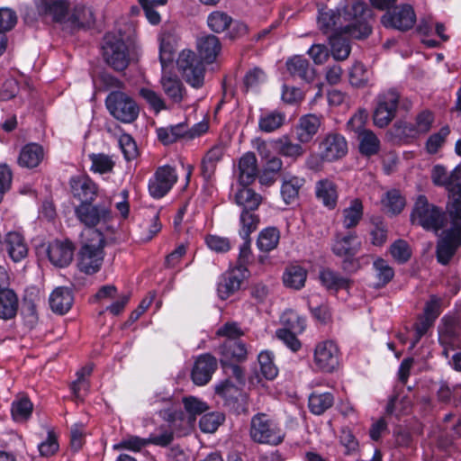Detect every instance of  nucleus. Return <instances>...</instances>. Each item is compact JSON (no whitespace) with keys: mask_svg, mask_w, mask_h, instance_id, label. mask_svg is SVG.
I'll return each mask as SVG.
<instances>
[{"mask_svg":"<svg viewBox=\"0 0 461 461\" xmlns=\"http://www.w3.org/2000/svg\"><path fill=\"white\" fill-rule=\"evenodd\" d=\"M280 239V234L276 228H267L263 230L258 238V247L261 251H271L276 248Z\"/></svg>","mask_w":461,"mask_h":461,"instance_id":"48","label":"nucleus"},{"mask_svg":"<svg viewBox=\"0 0 461 461\" xmlns=\"http://www.w3.org/2000/svg\"><path fill=\"white\" fill-rule=\"evenodd\" d=\"M87 235L89 239L83 243L77 253V267L82 273L94 275L103 265L105 240L104 234L97 230H89Z\"/></svg>","mask_w":461,"mask_h":461,"instance_id":"3","label":"nucleus"},{"mask_svg":"<svg viewBox=\"0 0 461 461\" xmlns=\"http://www.w3.org/2000/svg\"><path fill=\"white\" fill-rule=\"evenodd\" d=\"M358 148L362 155L370 157L376 154L380 149V140L370 130L361 131L357 135Z\"/></svg>","mask_w":461,"mask_h":461,"instance_id":"38","label":"nucleus"},{"mask_svg":"<svg viewBox=\"0 0 461 461\" xmlns=\"http://www.w3.org/2000/svg\"><path fill=\"white\" fill-rule=\"evenodd\" d=\"M248 270L244 266L235 268L221 276L217 285V294L221 300H226L240 290L241 283L247 277Z\"/></svg>","mask_w":461,"mask_h":461,"instance_id":"15","label":"nucleus"},{"mask_svg":"<svg viewBox=\"0 0 461 461\" xmlns=\"http://www.w3.org/2000/svg\"><path fill=\"white\" fill-rule=\"evenodd\" d=\"M262 375L268 379L273 380L278 374V369L274 363V355L271 351H261L258 357Z\"/></svg>","mask_w":461,"mask_h":461,"instance_id":"49","label":"nucleus"},{"mask_svg":"<svg viewBox=\"0 0 461 461\" xmlns=\"http://www.w3.org/2000/svg\"><path fill=\"white\" fill-rule=\"evenodd\" d=\"M364 207L362 202L356 198L350 201L348 206L342 211V223L346 229L356 227L363 217Z\"/></svg>","mask_w":461,"mask_h":461,"instance_id":"35","label":"nucleus"},{"mask_svg":"<svg viewBox=\"0 0 461 461\" xmlns=\"http://www.w3.org/2000/svg\"><path fill=\"white\" fill-rule=\"evenodd\" d=\"M334 402V397L330 393L314 392L309 396L308 406L315 415H321L330 409Z\"/></svg>","mask_w":461,"mask_h":461,"instance_id":"37","label":"nucleus"},{"mask_svg":"<svg viewBox=\"0 0 461 461\" xmlns=\"http://www.w3.org/2000/svg\"><path fill=\"white\" fill-rule=\"evenodd\" d=\"M105 104L109 113L124 123H131L139 116L140 108L136 102L122 91L111 92L106 97Z\"/></svg>","mask_w":461,"mask_h":461,"instance_id":"6","label":"nucleus"},{"mask_svg":"<svg viewBox=\"0 0 461 461\" xmlns=\"http://www.w3.org/2000/svg\"><path fill=\"white\" fill-rule=\"evenodd\" d=\"M390 253L395 261L402 264L411 258V249L405 240H397L390 246Z\"/></svg>","mask_w":461,"mask_h":461,"instance_id":"54","label":"nucleus"},{"mask_svg":"<svg viewBox=\"0 0 461 461\" xmlns=\"http://www.w3.org/2000/svg\"><path fill=\"white\" fill-rule=\"evenodd\" d=\"M160 85L164 94L172 104H179L185 99V87L176 76L163 75L160 78Z\"/></svg>","mask_w":461,"mask_h":461,"instance_id":"23","label":"nucleus"},{"mask_svg":"<svg viewBox=\"0 0 461 461\" xmlns=\"http://www.w3.org/2000/svg\"><path fill=\"white\" fill-rule=\"evenodd\" d=\"M18 308V299L14 291L0 293V318L12 319L15 316Z\"/></svg>","mask_w":461,"mask_h":461,"instance_id":"44","label":"nucleus"},{"mask_svg":"<svg viewBox=\"0 0 461 461\" xmlns=\"http://www.w3.org/2000/svg\"><path fill=\"white\" fill-rule=\"evenodd\" d=\"M266 74L262 69L254 68L246 73L244 86L247 90H255L266 81Z\"/></svg>","mask_w":461,"mask_h":461,"instance_id":"60","label":"nucleus"},{"mask_svg":"<svg viewBox=\"0 0 461 461\" xmlns=\"http://www.w3.org/2000/svg\"><path fill=\"white\" fill-rule=\"evenodd\" d=\"M186 132V124L184 122L167 127H162L157 130L158 140L165 145L176 142L181 138H185Z\"/></svg>","mask_w":461,"mask_h":461,"instance_id":"42","label":"nucleus"},{"mask_svg":"<svg viewBox=\"0 0 461 461\" xmlns=\"http://www.w3.org/2000/svg\"><path fill=\"white\" fill-rule=\"evenodd\" d=\"M411 221L426 230H438L442 227V211L429 203L424 195H420L411 212Z\"/></svg>","mask_w":461,"mask_h":461,"instance_id":"8","label":"nucleus"},{"mask_svg":"<svg viewBox=\"0 0 461 461\" xmlns=\"http://www.w3.org/2000/svg\"><path fill=\"white\" fill-rule=\"evenodd\" d=\"M399 93L388 90L378 95L373 120L375 126L386 127L394 118L399 104Z\"/></svg>","mask_w":461,"mask_h":461,"instance_id":"9","label":"nucleus"},{"mask_svg":"<svg viewBox=\"0 0 461 461\" xmlns=\"http://www.w3.org/2000/svg\"><path fill=\"white\" fill-rule=\"evenodd\" d=\"M4 249L14 262H20L28 255V246L23 236L17 231H9L4 239Z\"/></svg>","mask_w":461,"mask_h":461,"instance_id":"22","label":"nucleus"},{"mask_svg":"<svg viewBox=\"0 0 461 461\" xmlns=\"http://www.w3.org/2000/svg\"><path fill=\"white\" fill-rule=\"evenodd\" d=\"M197 49L202 59L212 63L221 52V44L218 37L209 34L198 39Z\"/></svg>","mask_w":461,"mask_h":461,"instance_id":"28","label":"nucleus"},{"mask_svg":"<svg viewBox=\"0 0 461 461\" xmlns=\"http://www.w3.org/2000/svg\"><path fill=\"white\" fill-rule=\"evenodd\" d=\"M416 14L410 5L396 6L393 11H387L381 18L382 24L402 32L408 31L414 25Z\"/></svg>","mask_w":461,"mask_h":461,"instance_id":"12","label":"nucleus"},{"mask_svg":"<svg viewBox=\"0 0 461 461\" xmlns=\"http://www.w3.org/2000/svg\"><path fill=\"white\" fill-rule=\"evenodd\" d=\"M250 437L258 443L278 445L285 438L279 425L264 413H258L251 419Z\"/></svg>","mask_w":461,"mask_h":461,"instance_id":"5","label":"nucleus"},{"mask_svg":"<svg viewBox=\"0 0 461 461\" xmlns=\"http://www.w3.org/2000/svg\"><path fill=\"white\" fill-rule=\"evenodd\" d=\"M279 153L285 157L297 158L304 153V149L300 143H294L287 138L280 139L279 141Z\"/></svg>","mask_w":461,"mask_h":461,"instance_id":"58","label":"nucleus"},{"mask_svg":"<svg viewBox=\"0 0 461 461\" xmlns=\"http://www.w3.org/2000/svg\"><path fill=\"white\" fill-rule=\"evenodd\" d=\"M70 187L75 197L81 203L93 202L96 196V185L88 176H76L70 180Z\"/></svg>","mask_w":461,"mask_h":461,"instance_id":"24","label":"nucleus"},{"mask_svg":"<svg viewBox=\"0 0 461 461\" xmlns=\"http://www.w3.org/2000/svg\"><path fill=\"white\" fill-rule=\"evenodd\" d=\"M307 277V271L300 266H290L283 276L285 286L299 290L304 286Z\"/></svg>","mask_w":461,"mask_h":461,"instance_id":"39","label":"nucleus"},{"mask_svg":"<svg viewBox=\"0 0 461 461\" xmlns=\"http://www.w3.org/2000/svg\"><path fill=\"white\" fill-rule=\"evenodd\" d=\"M221 365L247 359V346L239 339H226L219 348Z\"/></svg>","mask_w":461,"mask_h":461,"instance_id":"20","label":"nucleus"},{"mask_svg":"<svg viewBox=\"0 0 461 461\" xmlns=\"http://www.w3.org/2000/svg\"><path fill=\"white\" fill-rule=\"evenodd\" d=\"M254 211H242L240 217V235L242 239H247L254 232L258 226L259 218L253 212Z\"/></svg>","mask_w":461,"mask_h":461,"instance_id":"50","label":"nucleus"},{"mask_svg":"<svg viewBox=\"0 0 461 461\" xmlns=\"http://www.w3.org/2000/svg\"><path fill=\"white\" fill-rule=\"evenodd\" d=\"M44 158L43 148L37 143H29L23 147L18 157V164L26 168H34Z\"/></svg>","mask_w":461,"mask_h":461,"instance_id":"29","label":"nucleus"},{"mask_svg":"<svg viewBox=\"0 0 461 461\" xmlns=\"http://www.w3.org/2000/svg\"><path fill=\"white\" fill-rule=\"evenodd\" d=\"M438 341L444 348L442 354L447 358L450 350L461 348V335L456 324L452 321H444L439 327Z\"/></svg>","mask_w":461,"mask_h":461,"instance_id":"18","label":"nucleus"},{"mask_svg":"<svg viewBox=\"0 0 461 461\" xmlns=\"http://www.w3.org/2000/svg\"><path fill=\"white\" fill-rule=\"evenodd\" d=\"M339 350L332 340L318 343L314 349L313 361L317 368L330 373L339 366Z\"/></svg>","mask_w":461,"mask_h":461,"instance_id":"13","label":"nucleus"},{"mask_svg":"<svg viewBox=\"0 0 461 461\" xmlns=\"http://www.w3.org/2000/svg\"><path fill=\"white\" fill-rule=\"evenodd\" d=\"M217 367V360L210 354L201 355L192 370V379L197 385L206 384Z\"/></svg>","mask_w":461,"mask_h":461,"instance_id":"19","label":"nucleus"},{"mask_svg":"<svg viewBox=\"0 0 461 461\" xmlns=\"http://www.w3.org/2000/svg\"><path fill=\"white\" fill-rule=\"evenodd\" d=\"M118 142L126 160H131L137 157V146L131 135L122 134Z\"/></svg>","mask_w":461,"mask_h":461,"instance_id":"64","label":"nucleus"},{"mask_svg":"<svg viewBox=\"0 0 461 461\" xmlns=\"http://www.w3.org/2000/svg\"><path fill=\"white\" fill-rule=\"evenodd\" d=\"M89 159L91 161L90 169L95 173H109L114 167V161L113 158L103 153H92L89 155Z\"/></svg>","mask_w":461,"mask_h":461,"instance_id":"52","label":"nucleus"},{"mask_svg":"<svg viewBox=\"0 0 461 461\" xmlns=\"http://www.w3.org/2000/svg\"><path fill=\"white\" fill-rule=\"evenodd\" d=\"M320 279L321 284L330 290H339L343 288H348L349 285V279L344 276H341L338 273L332 271L329 268H324L320 272Z\"/></svg>","mask_w":461,"mask_h":461,"instance_id":"43","label":"nucleus"},{"mask_svg":"<svg viewBox=\"0 0 461 461\" xmlns=\"http://www.w3.org/2000/svg\"><path fill=\"white\" fill-rule=\"evenodd\" d=\"M285 121V113L273 111L262 113L258 119V128L261 131L270 133L279 129Z\"/></svg>","mask_w":461,"mask_h":461,"instance_id":"40","label":"nucleus"},{"mask_svg":"<svg viewBox=\"0 0 461 461\" xmlns=\"http://www.w3.org/2000/svg\"><path fill=\"white\" fill-rule=\"evenodd\" d=\"M34 4L40 15L50 16L66 27L71 8L68 0H34Z\"/></svg>","mask_w":461,"mask_h":461,"instance_id":"16","label":"nucleus"},{"mask_svg":"<svg viewBox=\"0 0 461 461\" xmlns=\"http://www.w3.org/2000/svg\"><path fill=\"white\" fill-rule=\"evenodd\" d=\"M433 114L429 111L420 113L415 120L416 131H411L410 135H420L427 133L433 123Z\"/></svg>","mask_w":461,"mask_h":461,"instance_id":"61","label":"nucleus"},{"mask_svg":"<svg viewBox=\"0 0 461 461\" xmlns=\"http://www.w3.org/2000/svg\"><path fill=\"white\" fill-rule=\"evenodd\" d=\"M95 23L94 12L91 7L81 4L71 6L66 28L71 31L90 27Z\"/></svg>","mask_w":461,"mask_h":461,"instance_id":"21","label":"nucleus"},{"mask_svg":"<svg viewBox=\"0 0 461 461\" xmlns=\"http://www.w3.org/2000/svg\"><path fill=\"white\" fill-rule=\"evenodd\" d=\"M348 153V142L344 136L336 132H330L320 140L318 155L324 162L337 161Z\"/></svg>","mask_w":461,"mask_h":461,"instance_id":"10","label":"nucleus"},{"mask_svg":"<svg viewBox=\"0 0 461 461\" xmlns=\"http://www.w3.org/2000/svg\"><path fill=\"white\" fill-rule=\"evenodd\" d=\"M74 302L73 294L68 288L58 287L50 295V306L59 314H65L69 311Z\"/></svg>","mask_w":461,"mask_h":461,"instance_id":"31","label":"nucleus"},{"mask_svg":"<svg viewBox=\"0 0 461 461\" xmlns=\"http://www.w3.org/2000/svg\"><path fill=\"white\" fill-rule=\"evenodd\" d=\"M140 95L150 105V107L156 113L167 109L164 99L154 90L146 87L140 88Z\"/></svg>","mask_w":461,"mask_h":461,"instance_id":"57","label":"nucleus"},{"mask_svg":"<svg viewBox=\"0 0 461 461\" xmlns=\"http://www.w3.org/2000/svg\"><path fill=\"white\" fill-rule=\"evenodd\" d=\"M434 185L447 191L446 213L449 227L444 230L437 244V258L442 265L449 263L461 246V165L448 172L445 167L436 165L431 172Z\"/></svg>","mask_w":461,"mask_h":461,"instance_id":"1","label":"nucleus"},{"mask_svg":"<svg viewBox=\"0 0 461 461\" xmlns=\"http://www.w3.org/2000/svg\"><path fill=\"white\" fill-rule=\"evenodd\" d=\"M225 145L218 143L214 145L202 160V173L205 178H210L214 173L217 163L222 158L225 152Z\"/></svg>","mask_w":461,"mask_h":461,"instance_id":"33","label":"nucleus"},{"mask_svg":"<svg viewBox=\"0 0 461 461\" xmlns=\"http://www.w3.org/2000/svg\"><path fill=\"white\" fill-rule=\"evenodd\" d=\"M316 198L327 208L334 209L338 202V188L336 184L329 179L324 178L315 184Z\"/></svg>","mask_w":461,"mask_h":461,"instance_id":"27","label":"nucleus"},{"mask_svg":"<svg viewBox=\"0 0 461 461\" xmlns=\"http://www.w3.org/2000/svg\"><path fill=\"white\" fill-rule=\"evenodd\" d=\"M332 251L339 257H352L357 252V236L348 233L343 237H337L332 246Z\"/></svg>","mask_w":461,"mask_h":461,"instance_id":"36","label":"nucleus"},{"mask_svg":"<svg viewBox=\"0 0 461 461\" xmlns=\"http://www.w3.org/2000/svg\"><path fill=\"white\" fill-rule=\"evenodd\" d=\"M176 169L165 165L157 168L149 180L148 189L149 194L156 199L164 197L177 181Z\"/></svg>","mask_w":461,"mask_h":461,"instance_id":"11","label":"nucleus"},{"mask_svg":"<svg viewBox=\"0 0 461 461\" xmlns=\"http://www.w3.org/2000/svg\"><path fill=\"white\" fill-rule=\"evenodd\" d=\"M183 402L185 410L189 414V419L192 420H194L197 415H201L208 410V406L205 402L193 396L184 398Z\"/></svg>","mask_w":461,"mask_h":461,"instance_id":"59","label":"nucleus"},{"mask_svg":"<svg viewBox=\"0 0 461 461\" xmlns=\"http://www.w3.org/2000/svg\"><path fill=\"white\" fill-rule=\"evenodd\" d=\"M280 321L285 326L284 329H288L297 333L303 332L306 327L305 318L291 309L285 310L282 313Z\"/></svg>","mask_w":461,"mask_h":461,"instance_id":"45","label":"nucleus"},{"mask_svg":"<svg viewBox=\"0 0 461 461\" xmlns=\"http://www.w3.org/2000/svg\"><path fill=\"white\" fill-rule=\"evenodd\" d=\"M330 43L332 57L336 60H344L349 56L351 48L348 41L342 37V34L330 36Z\"/></svg>","mask_w":461,"mask_h":461,"instance_id":"47","label":"nucleus"},{"mask_svg":"<svg viewBox=\"0 0 461 461\" xmlns=\"http://www.w3.org/2000/svg\"><path fill=\"white\" fill-rule=\"evenodd\" d=\"M102 50L104 61L114 70L123 71L128 67L130 53L121 33H106Z\"/></svg>","mask_w":461,"mask_h":461,"instance_id":"4","label":"nucleus"},{"mask_svg":"<svg viewBox=\"0 0 461 461\" xmlns=\"http://www.w3.org/2000/svg\"><path fill=\"white\" fill-rule=\"evenodd\" d=\"M321 125V118L315 114H306L300 118L296 126V136L301 143L310 142Z\"/></svg>","mask_w":461,"mask_h":461,"instance_id":"25","label":"nucleus"},{"mask_svg":"<svg viewBox=\"0 0 461 461\" xmlns=\"http://www.w3.org/2000/svg\"><path fill=\"white\" fill-rule=\"evenodd\" d=\"M373 12L363 2L357 1L347 5L338 14L332 10L321 12L318 25L324 33L346 34L354 39L366 38L372 32L370 21Z\"/></svg>","mask_w":461,"mask_h":461,"instance_id":"2","label":"nucleus"},{"mask_svg":"<svg viewBox=\"0 0 461 461\" xmlns=\"http://www.w3.org/2000/svg\"><path fill=\"white\" fill-rule=\"evenodd\" d=\"M305 180L302 177L288 176L283 180L281 195L286 204L294 203L299 197L300 189Z\"/></svg>","mask_w":461,"mask_h":461,"instance_id":"34","label":"nucleus"},{"mask_svg":"<svg viewBox=\"0 0 461 461\" xmlns=\"http://www.w3.org/2000/svg\"><path fill=\"white\" fill-rule=\"evenodd\" d=\"M243 185L234 194V202L243 208V211H255L261 203V196L250 188Z\"/></svg>","mask_w":461,"mask_h":461,"instance_id":"32","label":"nucleus"},{"mask_svg":"<svg viewBox=\"0 0 461 461\" xmlns=\"http://www.w3.org/2000/svg\"><path fill=\"white\" fill-rule=\"evenodd\" d=\"M448 126L442 127L438 132L432 134L427 140L426 149L429 153L435 154L443 145L445 139L449 134Z\"/></svg>","mask_w":461,"mask_h":461,"instance_id":"63","label":"nucleus"},{"mask_svg":"<svg viewBox=\"0 0 461 461\" xmlns=\"http://www.w3.org/2000/svg\"><path fill=\"white\" fill-rule=\"evenodd\" d=\"M373 268L375 273L378 286H384L388 284L394 276V271L392 267L384 259L376 258L373 263Z\"/></svg>","mask_w":461,"mask_h":461,"instance_id":"51","label":"nucleus"},{"mask_svg":"<svg viewBox=\"0 0 461 461\" xmlns=\"http://www.w3.org/2000/svg\"><path fill=\"white\" fill-rule=\"evenodd\" d=\"M149 445L147 438H142L138 436H127L120 442L113 445V449L121 450L127 449L133 452H139L142 447Z\"/></svg>","mask_w":461,"mask_h":461,"instance_id":"55","label":"nucleus"},{"mask_svg":"<svg viewBox=\"0 0 461 461\" xmlns=\"http://www.w3.org/2000/svg\"><path fill=\"white\" fill-rule=\"evenodd\" d=\"M384 203L387 211L392 214H397L401 212L405 204L404 199L395 190L389 191L386 194V197L384 199Z\"/></svg>","mask_w":461,"mask_h":461,"instance_id":"62","label":"nucleus"},{"mask_svg":"<svg viewBox=\"0 0 461 461\" xmlns=\"http://www.w3.org/2000/svg\"><path fill=\"white\" fill-rule=\"evenodd\" d=\"M224 415L221 412H210L204 414L199 422L200 429L203 432L212 433L223 422Z\"/></svg>","mask_w":461,"mask_h":461,"instance_id":"56","label":"nucleus"},{"mask_svg":"<svg viewBox=\"0 0 461 461\" xmlns=\"http://www.w3.org/2000/svg\"><path fill=\"white\" fill-rule=\"evenodd\" d=\"M257 175V158L254 153L247 152L239 161V181L242 185H249L255 180Z\"/></svg>","mask_w":461,"mask_h":461,"instance_id":"30","label":"nucleus"},{"mask_svg":"<svg viewBox=\"0 0 461 461\" xmlns=\"http://www.w3.org/2000/svg\"><path fill=\"white\" fill-rule=\"evenodd\" d=\"M285 65L288 72L294 77H299L308 83L315 77V69L303 56L296 55L288 59Z\"/></svg>","mask_w":461,"mask_h":461,"instance_id":"26","label":"nucleus"},{"mask_svg":"<svg viewBox=\"0 0 461 461\" xmlns=\"http://www.w3.org/2000/svg\"><path fill=\"white\" fill-rule=\"evenodd\" d=\"M177 68L193 87L200 88L204 82L205 68L200 58L190 50H182L177 58Z\"/></svg>","mask_w":461,"mask_h":461,"instance_id":"7","label":"nucleus"},{"mask_svg":"<svg viewBox=\"0 0 461 461\" xmlns=\"http://www.w3.org/2000/svg\"><path fill=\"white\" fill-rule=\"evenodd\" d=\"M75 214L82 224L93 228L110 219L111 211L104 204H93L92 202H86L76 207Z\"/></svg>","mask_w":461,"mask_h":461,"instance_id":"14","label":"nucleus"},{"mask_svg":"<svg viewBox=\"0 0 461 461\" xmlns=\"http://www.w3.org/2000/svg\"><path fill=\"white\" fill-rule=\"evenodd\" d=\"M231 23L232 17L222 11H214L207 17L209 28L216 33L225 32L230 27Z\"/></svg>","mask_w":461,"mask_h":461,"instance_id":"46","label":"nucleus"},{"mask_svg":"<svg viewBox=\"0 0 461 461\" xmlns=\"http://www.w3.org/2000/svg\"><path fill=\"white\" fill-rule=\"evenodd\" d=\"M348 77L349 82L353 86L362 87L367 84L370 72L362 63L356 62L350 68Z\"/></svg>","mask_w":461,"mask_h":461,"instance_id":"53","label":"nucleus"},{"mask_svg":"<svg viewBox=\"0 0 461 461\" xmlns=\"http://www.w3.org/2000/svg\"><path fill=\"white\" fill-rule=\"evenodd\" d=\"M46 254L53 266L66 267L73 259V246L68 241L54 240L49 243Z\"/></svg>","mask_w":461,"mask_h":461,"instance_id":"17","label":"nucleus"},{"mask_svg":"<svg viewBox=\"0 0 461 461\" xmlns=\"http://www.w3.org/2000/svg\"><path fill=\"white\" fill-rule=\"evenodd\" d=\"M33 404L26 396L17 397L12 403L13 419L17 422L26 421L32 415Z\"/></svg>","mask_w":461,"mask_h":461,"instance_id":"41","label":"nucleus"}]
</instances>
